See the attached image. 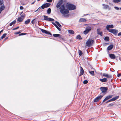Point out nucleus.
Instances as JSON below:
<instances>
[{"label": "nucleus", "instance_id": "nucleus-1", "mask_svg": "<svg viewBox=\"0 0 121 121\" xmlns=\"http://www.w3.org/2000/svg\"><path fill=\"white\" fill-rule=\"evenodd\" d=\"M59 9L60 10V13L64 16L67 14L69 12L68 9L65 8V7L64 5H61Z\"/></svg>", "mask_w": 121, "mask_h": 121}, {"label": "nucleus", "instance_id": "nucleus-2", "mask_svg": "<svg viewBox=\"0 0 121 121\" xmlns=\"http://www.w3.org/2000/svg\"><path fill=\"white\" fill-rule=\"evenodd\" d=\"M66 7L67 9L70 10H74L76 9V8L75 5L68 3H67L66 5Z\"/></svg>", "mask_w": 121, "mask_h": 121}, {"label": "nucleus", "instance_id": "nucleus-3", "mask_svg": "<svg viewBox=\"0 0 121 121\" xmlns=\"http://www.w3.org/2000/svg\"><path fill=\"white\" fill-rule=\"evenodd\" d=\"M94 41L92 39H88L86 43V44L88 47H90L92 45Z\"/></svg>", "mask_w": 121, "mask_h": 121}, {"label": "nucleus", "instance_id": "nucleus-4", "mask_svg": "<svg viewBox=\"0 0 121 121\" xmlns=\"http://www.w3.org/2000/svg\"><path fill=\"white\" fill-rule=\"evenodd\" d=\"M91 30V27L89 26L86 27L85 30L83 32V33L85 35H86Z\"/></svg>", "mask_w": 121, "mask_h": 121}, {"label": "nucleus", "instance_id": "nucleus-5", "mask_svg": "<svg viewBox=\"0 0 121 121\" xmlns=\"http://www.w3.org/2000/svg\"><path fill=\"white\" fill-rule=\"evenodd\" d=\"M44 19V20L47 21H49L52 22H54V20L53 19L48 17L45 15L43 16Z\"/></svg>", "mask_w": 121, "mask_h": 121}, {"label": "nucleus", "instance_id": "nucleus-6", "mask_svg": "<svg viewBox=\"0 0 121 121\" xmlns=\"http://www.w3.org/2000/svg\"><path fill=\"white\" fill-rule=\"evenodd\" d=\"M100 89L103 93H106L108 90V88L105 87H101Z\"/></svg>", "mask_w": 121, "mask_h": 121}, {"label": "nucleus", "instance_id": "nucleus-7", "mask_svg": "<svg viewBox=\"0 0 121 121\" xmlns=\"http://www.w3.org/2000/svg\"><path fill=\"white\" fill-rule=\"evenodd\" d=\"M109 32L116 35L118 32V31L117 30L111 29Z\"/></svg>", "mask_w": 121, "mask_h": 121}, {"label": "nucleus", "instance_id": "nucleus-8", "mask_svg": "<svg viewBox=\"0 0 121 121\" xmlns=\"http://www.w3.org/2000/svg\"><path fill=\"white\" fill-rule=\"evenodd\" d=\"M63 1L62 0H59L58 3L56 5V7L57 8H58L60 7L61 5L63 4Z\"/></svg>", "mask_w": 121, "mask_h": 121}, {"label": "nucleus", "instance_id": "nucleus-9", "mask_svg": "<svg viewBox=\"0 0 121 121\" xmlns=\"http://www.w3.org/2000/svg\"><path fill=\"white\" fill-rule=\"evenodd\" d=\"M40 30L41 32L43 33H45V34L48 35H52V34L50 33L49 32L45 30H44L42 29H40Z\"/></svg>", "mask_w": 121, "mask_h": 121}, {"label": "nucleus", "instance_id": "nucleus-10", "mask_svg": "<svg viewBox=\"0 0 121 121\" xmlns=\"http://www.w3.org/2000/svg\"><path fill=\"white\" fill-rule=\"evenodd\" d=\"M103 96L100 95L98 97H96L94 100V101L95 102H96L100 100L103 97Z\"/></svg>", "mask_w": 121, "mask_h": 121}, {"label": "nucleus", "instance_id": "nucleus-11", "mask_svg": "<svg viewBox=\"0 0 121 121\" xmlns=\"http://www.w3.org/2000/svg\"><path fill=\"white\" fill-rule=\"evenodd\" d=\"M102 5L103 6V8L104 9H108L109 10H110L111 9V8L109 7V6L107 5H105L104 4H103Z\"/></svg>", "mask_w": 121, "mask_h": 121}, {"label": "nucleus", "instance_id": "nucleus-12", "mask_svg": "<svg viewBox=\"0 0 121 121\" xmlns=\"http://www.w3.org/2000/svg\"><path fill=\"white\" fill-rule=\"evenodd\" d=\"M113 27V26L112 24L111 25H107L106 26V28L107 30L109 32V30H110V29H109L112 28Z\"/></svg>", "mask_w": 121, "mask_h": 121}, {"label": "nucleus", "instance_id": "nucleus-13", "mask_svg": "<svg viewBox=\"0 0 121 121\" xmlns=\"http://www.w3.org/2000/svg\"><path fill=\"white\" fill-rule=\"evenodd\" d=\"M119 97V96H117L116 97H114L113 98H112L111 99H110L108 100L109 102H110L111 101H115L116 99H118Z\"/></svg>", "mask_w": 121, "mask_h": 121}, {"label": "nucleus", "instance_id": "nucleus-14", "mask_svg": "<svg viewBox=\"0 0 121 121\" xmlns=\"http://www.w3.org/2000/svg\"><path fill=\"white\" fill-rule=\"evenodd\" d=\"M5 8V7L4 4L1 5L0 7V14L1 13L2 11L4 10Z\"/></svg>", "mask_w": 121, "mask_h": 121}, {"label": "nucleus", "instance_id": "nucleus-15", "mask_svg": "<svg viewBox=\"0 0 121 121\" xmlns=\"http://www.w3.org/2000/svg\"><path fill=\"white\" fill-rule=\"evenodd\" d=\"M80 72L79 76H81L83 75L84 73V71L82 67H80Z\"/></svg>", "mask_w": 121, "mask_h": 121}, {"label": "nucleus", "instance_id": "nucleus-16", "mask_svg": "<svg viewBox=\"0 0 121 121\" xmlns=\"http://www.w3.org/2000/svg\"><path fill=\"white\" fill-rule=\"evenodd\" d=\"M109 57L111 59H114L116 58V56L114 54H109Z\"/></svg>", "mask_w": 121, "mask_h": 121}, {"label": "nucleus", "instance_id": "nucleus-17", "mask_svg": "<svg viewBox=\"0 0 121 121\" xmlns=\"http://www.w3.org/2000/svg\"><path fill=\"white\" fill-rule=\"evenodd\" d=\"M99 80L102 82H105L108 81V79L106 78H104L102 79H100Z\"/></svg>", "mask_w": 121, "mask_h": 121}, {"label": "nucleus", "instance_id": "nucleus-18", "mask_svg": "<svg viewBox=\"0 0 121 121\" xmlns=\"http://www.w3.org/2000/svg\"><path fill=\"white\" fill-rule=\"evenodd\" d=\"M100 29H98L97 30V33L101 36H102L103 35V33L102 32H100Z\"/></svg>", "mask_w": 121, "mask_h": 121}, {"label": "nucleus", "instance_id": "nucleus-19", "mask_svg": "<svg viewBox=\"0 0 121 121\" xmlns=\"http://www.w3.org/2000/svg\"><path fill=\"white\" fill-rule=\"evenodd\" d=\"M113 47V45H111L109 46L107 48V50H111L112 48Z\"/></svg>", "mask_w": 121, "mask_h": 121}, {"label": "nucleus", "instance_id": "nucleus-20", "mask_svg": "<svg viewBox=\"0 0 121 121\" xmlns=\"http://www.w3.org/2000/svg\"><path fill=\"white\" fill-rule=\"evenodd\" d=\"M23 18H22L20 17H18L17 20L19 22H20L23 21Z\"/></svg>", "mask_w": 121, "mask_h": 121}, {"label": "nucleus", "instance_id": "nucleus-21", "mask_svg": "<svg viewBox=\"0 0 121 121\" xmlns=\"http://www.w3.org/2000/svg\"><path fill=\"white\" fill-rule=\"evenodd\" d=\"M86 20L85 18H81L80 19L79 22H86Z\"/></svg>", "mask_w": 121, "mask_h": 121}, {"label": "nucleus", "instance_id": "nucleus-22", "mask_svg": "<svg viewBox=\"0 0 121 121\" xmlns=\"http://www.w3.org/2000/svg\"><path fill=\"white\" fill-rule=\"evenodd\" d=\"M46 8L50 6L51 5V4L49 3H46L44 4Z\"/></svg>", "mask_w": 121, "mask_h": 121}, {"label": "nucleus", "instance_id": "nucleus-23", "mask_svg": "<svg viewBox=\"0 0 121 121\" xmlns=\"http://www.w3.org/2000/svg\"><path fill=\"white\" fill-rule=\"evenodd\" d=\"M68 32L70 34H73L74 33V32L72 30H68Z\"/></svg>", "mask_w": 121, "mask_h": 121}, {"label": "nucleus", "instance_id": "nucleus-24", "mask_svg": "<svg viewBox=\"0 0 121 121\" xmlns=\"http://www.w3.org/2000/svg\"><path fill=\"white\" fill-rule=\"evenodd\" d=\"M53 35L55 37H59V38L60 37V35L59 34H53Z\"/></svg>", "mask_w": 121, "mask_h": 121}, {"label": "nucleus", "instance_id": "nucleus-25", "mask_svg": "<svg viewBox=\"0 0 121 121\" xmlns=\"http://www.w3.org/2000/svg\"><path fill=\"white\" fill-rule=\"evenodd\" d=\"M30 22V19H28L27 20H26L25 22V24H28Z\"/></svg>", "mask_w": 121, "mask_h": 121}, {"label": "nucleus", "instance_id": "nucleus-26", "mask_svg": "<svg viewBox=\"0 0 121 121\" xmlns=\"http://www.w3.org/2000/svg\"><path fill=\"white\" fill-rule=\"evenodd\" d=\"M51 9L50 8H49L47 10V13L48 14H50L51 13Z\"/></svg>", "mask_w": 121, "mask_h": 121}, {"label": "nucleus", "instance_id": "nucleus-27", "mask_svg": "<svg viewBox=\"0 0 121 121\" xmlns=\"http://www.w3.org/2000/svg\"><path fill=\"white\" fill-rule=\"evenodd\" d=\"M16 22V21L15 20H14L12 22H11L10 23V26H11L13 24H14Z\"/></svg>", "mask_w": 121, "mask_h": 121}, {"label": "nucleus", "instance_id": "nucleus-28", "mask_svg": "<svg viewBox=\"0 0 121 121\" xmlns=\"http://www.w3.org/2000/svg\"><path fill=\"white\" fill-rule=\"evenodd\" d=\"M55 22L58 25L59 27H61V25L57 21H56Z\"/></svg>", "mask_w": 121, "mask_h": 121}, {"label": "nucleus", "instance_id": "nucleus-29", "mask_svg": "<svg viewBox=\"0 0 121 121\" xmlns=\"http://www.w3.org/2000/svg\"><path fill=\"white\" fill-rule=\"evenodd\" d=\"M104 40L106 41H108L109 40V37H106L104 38Z\"/></svg>", "mask_w": 121, "mask_h": 121}, {"label": "nucleus", "instance_id": "nucleus-30", "mask_svg": "<svg viewBox=\"0 0 121 121\" xmlns=\"http://www.w3.org/2000/svg\"><path fill=\"white\" fill-rule=\"evenodd\" d=\"M6 35L7 34L6 33H5L3 34L2 36L1 37V39H2L4 38Z\"/></svg>", "mask_w": 121, "mask_h": 121}, {"label": "nucleus", "instance_id": "nucleus-31", "mask_svg": "<svg viewBox=\"0 0 121 121\" xmlns=\"http://www.w3.org/2000/svg\"><path fill=\"white\" fill-rule=\"evenodd\" d=\"M76 38L77 39H81L82 38L80 35H78L77 36Z\"/></svg>", "mask_w": 121, "mask_h": 121}, {"label": "nucleus", "instance_id": "nucleus-32", "mask_svg": "<svg viewBox=\"0 0 121 121\" xmlns=\"http://www.w3.org/2000/svg\"><path fill=\"white\" fill-rule=\"evenodd\" d=\"M112 75H109L108 74L107 75V78H112Z\"/></svg>", "mask_w": 121, "mask_h": 121}, {"label": "nucleus", "instance_id": "nucleus-33", "mask_svg": "<svg viewBox=\"0 0 121 121\" xmlns=\"http://www.w3.org/2000/svg\"><path fill=\"white\" fill-rule=\"evenodd\" d=\"M21 17H22V18H25L26 16V14L24 13L23 14L21 15Z\"/></svg>", "mask_w": 121, "mask_h": 121}, {"label": "nucleus", "instance_id": "nucleus-34", "mask_svg": "<svg viewBox=\"0 0 121 121\" xmlns=\"http://www.w3.org/2000/svg\"><path fill=\"white\" fill-rule=\"evenodd\" d=\"M109 99V98H108V97L107 96L103 100V101L102 103H103L104 101H105Z\"/></svg>", "mask_w": 121, "mask_h": 121}, {"label": "nucleus", "instance_id": "nucleus-35", "mask_svg": "<svg viewBox=\"0 0 121 121\" xmlns=\"http://www.w3.org/2000/svg\"><path fill=\"white\" fill-rule=\"evenodd\" d=\"M89 73L92 75L94 76V71H89Z\"/></svg>", "mask_w": 121, "mask_h": 121}, {"label": "nucleus", "instance_id": "nucleus-36", "mask_svg": "<svg viewBox=\"0 0 121 121\" xmlns=\"http://www.w3.org/2000/svg\"><path fill=\"white\" fill-rule=\"evenodd\" d=\"M4 1L3 0H0V5H2L3 4Z\"/></svg>", "mask_w": 121, "mask_h": 121}, {"label": "nucleus", "instance_id": "nucleus-37", "mask_svg": "<svg viewBox=\"0 0 121 121\" xmlns=\"http://www.w3.org/2000/svg\"><path fill=\"white\" fill-rule=\"evenodd\" d=\"M79 55L80 56H81L82 54V52L80 50H79L78 51Z\"/></svg>", "mask_w": 121, "mask_h": 121}, {"label": "nucleus", "instance_id": "nucleus-38", "mask_svg": "<svg viewBox=\"0 0 121 121\" xmlns=\"http://www.w3.org/2000/svg\"><path fill=\"white\" fill-rule=\"evenodd\" d=\"M88 82V81L87 80H85L84 81L83 83L84 84H87Z\"/></svg>", "mask_w": 121, "mask_h": 121}, {"label": "nucleus", "instance_id": "nucleus-39", "mask_svg": "<svg viewBox=\"0 0 121 121\" xmlns=\"http://www.w3.org/2000/svg\"><path fill=\"white\" fill-rule=\"evenodd\" d=\"M41 8L43 9L44 8H46V7H45V5H44V4H43L41 6Z\"/></svg>", "mask_w": 121, "mask_h": 121}, {"label": "nucleus", "instance_id": "nucleus-40", "mask_svg": "<svg viewBox=\"0 0 121 121\" xmlns=\"http://www.w3.org/2000/svg\"><path fill=\"white\" fill-rule=\"evenodd\" d=\"M108 74L107 73H104L103 74V76L104 77L107 78Z\"/></svg>", "mask_w": 121, "mask_h": 121}, {"label": "nucleus", "instance_id": "nucleus-41", "mask_svg": "<svg viewBox=\"0 0 121 121\" xmlns=\"http://www.w3.org/2000/svg\"><path fill=\"white\" fill-rule=\"evenodd\" d=\"M107 96L108 97L109 99H110L112 97L113 95H110Z\"/></svg>", "mask_w": 121, "mask_h": 121}, {"label": "nucleus", "instance_id": "nucleus-42", "mask_svg": "<svg viewBox=\"0 0 121 121\" xmlns=\"http://www.w3.org/2000/svg\"><path fill=\"white\" fill-rule=\"evenodd\" d=\"M21 33V32L20 31H19L17 32H16L14 33V34L15 35H17L18 34H20Z\"/></svg>", "mask_w": 121, "mask_h": 121}, {"label": "nucleus", "instance_id": "nucleus-43", "mask_svg": "<svg viewBox=\"0 0 121 121\" xmlns=\"http://www.w3.org/2000/svg\"><path fill=\"white\" fill-rule=\"evenodd\" d=\"M113 105V104L111 103V104H109V105H108V107H110V106H112Z\"/></svg>", "mask_w": 121, "mask_h": 121}, {"label": "nucleus", "instance_id": "nucleus-44", "mask_svg": "<svg viewBox=\"0 0 121 121\" xmlns=\"http://www.w3.org/2000/svg\"><path fill=\"white\" fill-rule=\"evenodd\" d=\"M52 23L56 27V28L58 26L57 25L55 24V23L53 22H52Z\"/></svg>", "mask_w": 121, "mask_h": 121}, {"label": "nucleus", "instance_id": "nucleus-45", "mask_svg": "<svg viewBox=\"0 0 121 121\" xmlns=\"http://www.w3.org/2000/svg\"><path fill=\"white\" fill-rule=\"evenodd\" d=\"M114 8L116 10H118L119 9V8L116 7H114Z\"/></svg>", "mask_w": 121, "mask_h": 121}, {"label": "nucleus", "instance_id": "nucleus-46", "mask_svg": "<svg viewBox=\"0 0 121 121\" xmlns=\"http://www.w3.org/2000/svg\"><path fill=\"white\" fill-rule=\"evenodd\" d=\"M35 19H34L31 22V23L33 24H34V20Z\"/></svg>", "mask_w": 121, "mask_h": 121}, {"label": "nucleus", "instance_id": "nucleus-47", "mask_svg": "<svg viewBox=\"0 0 121 121\" xmlns=\"http://www.w3.org/2000/svg\"><path fill=\"white\" fill-rule=\"evenodd\" d=\"M121 75V74L120 73L119 74H118L117 75V76L118 77H119Z\"/></svg>", "mask_w": 121, "mask_h": 121}, {"label": "nucleus", "instance_id": "nucleus-48", "mask_svg": "<svg viewBox=\"0 0 121 121\" xmlns=\"http://www.w3.org/2000/svg\"><path fill=\"white\" fill-rule=\"evenodd\" d=\"M19 28V27L18 26V27L13 29V30H17V29H18Z\"/></svg>", "mask_w": 121, "mask_h": 121}, {"label": "nucleus", "instance_id": "nucleus-49", "mask_svg": "<svg viewBox=\"0 0 121 121\" xmlns=\"http://www.w3.org/2000/svg\"><path fill=\"white\" fill-rule=\"evenodd\" d=\"M47 1L48 2H51L52 1V0H47Z\"/></svg>", "mask_w": 121, "mask_h": 121}, {"label": "nucleus", "instance_id": "nucleus-50", "mask_svg": "<svg viewBox=\"0 0 121 121\" xmlns=\"http://www.w3.org/2000/svg\"><path fill=\"white\" fill-rule=\"evenodd\" d=\"M56 28L59 31H60L61 30V29L59 28L58 26L56 27Z\"/></svg>", "mask_w": 121, "mask_h": 121}, {"label": "nucleus", "instance_id": "nucleus-51", "mask_svg": "<svg viewBox=\"0 0 121 121\" xmlns=\"http://www.w3.org/2000/svg\"><path fill=\"white\" fill-rule=\"evenodd\" d=\"M24 8L22 6H21L20 7V9L21 10L23 9Z\"/></svg>", "mask_w": 121, "mask_h": 121}, {"label": "nucleus", "instance_id": "nucleus-52", "mask_svg": "<svg viewBox=\"0 0 121 121\" xmlns=\"http://www.w3.org/2000/svg\"><path fill=\"white\" fill-rule=\"evenodd\" d=\"M25 34H25L22 33L20 34L19 35L20 36V35H25Z\"/></svg>", "mask_w": 121, "mask_h": 121}, {"label": "nucleus", "instance_id": "nucleus-53", "mask_svg": "<svg viewBox=\"0 0 121 121\" xmlns=\"http://www.w3.org/2000/svg\"><path fill=\"white\" fill-rule=\"evenodd\" d=\"M118 35L119 36H121V32L119 33Z\"/></svg>", "mask_w": 121, "mask_h": 121}, {"label": "nucleus", "instance_id": "nucleus-54", "mask_svg": "<svg viewBox=\"0 0 121 121\" xmlns=\"http://www.w3.org/2000/svg\"><path fill=\"white\" fill-rule=\"evenodd\" d=\"M35 1L34 2H32L31 3V4H33L35 3Z\"/></svg>", "mask_w": 121, "mask_h": 121}, {"label": "nucleus", "instance_id": "nucleus-55", "mask_svg": "<svg viewBox=\"0 0 121 121\" xmlns=\"http://www.w3.org/2000/svg\"><path fill=\"white\" fill-rule=\"evenodd\" d=\"M3 31V30H2L1 31H0V34Z\"/></svg>", "mask_w": 121, "mask_h": 121}, {"label": "nucleus", "instance_id": "nucleus-56", "mask_svg": "<svg viewBox=\"0 0 121 121\" xmlns=\"http://www.w3.org/2000/svg\"><path fill=\"white\" fill-rule=\"evenodd\" d=\"M23 13V12H22L20 14V15H22V14Z\"/></svg>", "mask_w": 121, "mask_h": 121}, {"label": "nucleus", "instance_id": "nucleus-57", "mask_svg": "<svg viewBox=\"0 0 121 121\" xmlns=\"http://www.w3.org/2000/svg\"><path fill=\"white\" fill-rule=\"evenodd\" d=\"M41 9V7H40L38 9Z\"/></svg>", "mask_w": 121, "mask_h": 121}, {"label": "nucleus", "instance_id": "nucleus-58", "mask_svg": "<svg viewBox=\"0 0 121 121\" xmlns=\"http://www.w3.org/2000/svg\"><path fill=\"white\" fill-rule=\"evenodd\" d=\"M109 102V101L108 100V101L107 102H106V103H108V102Z\"/></svg>", "mask_w": 121, "mask_h": 121}, {"label": "nucleus", "instance_id": "nucleus-59", "mask_svg": "<svg viewBox=\"0 0 121 121\" xmlns=\"http://www.w3.org/2000/svg\"><path fill=\"white\" fill-rule=\"evenodd\" d=\"M38 10V9L37 10H36V11H35V12H37V11Z\"/></svg>", "mask_w": 121, "mask_h": 121}, {"label": "nucleus", "instance_id": "nucleus-60", "mask_svg": "<svg viewBox=\"0 0 121 121\" xmlns=\"http://www.w3.org/2000/svg\"><path fill=\"white\" fill-rule=\"evenodd\" d=\"M40 0H37V1H40Z\"/></svg>", "mask_w": 121, "mask_h": 121}, {"label": "nucleus", "instance_id": "nucleus-61", "mask_svg": "<svg viewBox=\"0 0 121 121\" xmlns=\"http://www.w3.org/2000/svg\"><path fill=\"white\" fill-rule=\"evenodd\" d=\"M120 10H121V8H120Z\"/></svg>", "mask_w": 121, "mask_h": 121}]
</instances>
